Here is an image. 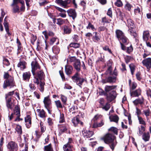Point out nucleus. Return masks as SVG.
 I'll list each match as a JSON object with an SVG mask.
<instances>
[{"label":"nucleus","instance_id":"obj_22","mask_svg":"<svg viewBox=\"0 0 151 151\" xmlns=\"http://www.w3.org/2000/svg\"><path fill=\"white\" fill-rule=\"evenodd\" d=\"M73 65L75 68L77 72H80L81 70V63L79 60H77L74 63Z\"/></svg>","mask_w":151,"mask_h":151},{"label":"nucleus","instance_id":"obj_50","mask_svg":"<svg viewBox=\"0 0 151 151\" xmlns=\"http://www.w3.org/2000/svg\"><path fill=\"white\" fill-rule=\"evenodd\" d=\"M60 98L63 104H65L67 101V97L62 94H61Z\"/></svg>","mask_w":151,"mask_h":151},{"label":"nucleus","instance_id":"obj_17","mask_svg":"<svg viewBox=\"0 0 151 151\" xmlns=\"http://www.w3.org/2000/svg\"><path fill=\"white\" fill-rule=\"evenodd\" d=\"M31 76V74L30 72L28 71L25 72L23 73L22 79L23 80L29 81Z\"/></svg>","mask_w":151,"mask_h":151},{"label":"nucleus","instance_id":"obj_49","mask_svg":"<svg viewBox=\"0 0 151 151\" xmlns=\"http://www.w3.org/2000/svg\"><path fill=\"white\" fill-rule=\"evenodd\" d=\"M129 67L130 69L131 74L133 75L135 70V66L133 64H131L129 65Z\"/></svg>","mask_w":151,"mask_h":151},{"label":"nucleus","instance_id":"obj_32","mask_svg":"<svg viewBox=\"0 0 151 151\" xmlns=\"http://www.w3.org/2000/svg\"><path fill=\"white\" fill-rule=\"evenodd\" d=\"M83 134L84 136L86 138L90 137L93 134V132L92 131H86L83 133Z\"/></svg>","mask_w":151,"mask_h":151},{"label":"nucleus","instance_id":"obj_61","mask_svg":"<svg viewBox=\"0 0 151 151\" xmlns=\"http://www.w3.org/2000/svg\"><path fill=\"white\" fill-rule=\"evenodd\" d=\"M136 111L135 113L137 116V117H138V116H140V115L141 114V110L137 107H136Z\"/></svg>","mask_w":151,"mask_h":151},{"label":"nucleus","instance_id":"obj_31","mask_svg":"<svg viewBox=\"0 0 151 151\" xmlns=\"http://www.w3.org/2000/svg\"><path fill=\"white\" fill-rule=\"evenodd\" d=\"M26 63L24 61L20 62L17 65V67L21 70H23L26 68Z\"/></svg>","mask_w":151,"mask_h":151},{"label":"nucleus","instance_id":"obj_10","mask_svg":"<svg viewBox=\"0 0 151 151\" xmlns=\"http://www.w3.org/2000/svg\"><path fill=\"white\" fill-rule=\"evenodd\" d=\"M32 72V74L40 69V67L38 63L35 61H33L31 63Z\"/></svg>","mask_w":151,"mask_h":151},{"label":"nucleus","instance_id":"obj_58","mask_svg":"<svg viewBox=\"0 0 151 151\" xmlns=\"http://www.w3.org/2000/svg\"><path fill=\"white\" fill-rule=\"evenodd\" d=\"M104 124V123L102 121L101 123L99 124L94 123L93 125V128H96L98 127H100L102 126Z\"/></svg>","mask_w":151,"mask_h":151},{"label":"nucleus","instance_id":"obj_4","mask_svg":"<svg viewBox=\"0 0 151 151\" xmlns=\"http://www.w3.org/2000/svg\"><path fill=\"white\" fill-rule=\"evenodd\" d=\"M33 76V81L34 83L38 85L39 84V80L42 81L45 77V74L42 70H40L32 74Z\"/></svg>","mask_w":151,"mask_h":151},{"label":"nucleus","instance_id":"obj_60","mask_svg":"<svg viewBox=\"0 0 151 151\" xmlns=\"http://www.w3.org/2000/svg\"><path fill=\"white\" fill-rule=\"evenodd\" d=\"M109 130L112 131L116 134H117V129L116 127H112L109 129Z\"/></svg>","mask_w":151,"mask_h":151},{"label":"nucleus","instance_id":"obj_14","mask_svg":"<svg viewBox=\"0 0 151 151\" xmlns=\"http://www.w3.org/2000/svg\"><path fill=\"white\" fill-rule=\"evenodd\" d=\"M6 106L8 109H12L14 106V101L12 99H6Z\"/></svg>","mask_w":151,"mask_h":151},{"label":"nucleus","instance_id":"obj_18","mask_svg":"<svg viewBox=\"0 0 151 151\" xmlns=\"http://www.w3.org/2000/svg\"><path fill=\"white\" fill-rule=\"evenodd\" d=\"M72 121L74 126L75 127L78 124H80L82 125L83 124V122L80 120L78 116L74 117L72 119Z\"/></svg>","mask_w":151,"mask_h":151},{"label":"nucleus","instance_id":"obj_8","mask_svg":"<svg viewBox=\"0 0 151 151\" xmlns=\"http://www.w3.org/2000/svg\"><path fill=\"white\" fill-rule=\"evenodd\" d=\"M43 102L45 108L47 109L49 113L51 114L50 109L51 108V101L50 98L49 96H48L44 98Z\"/></svg>","mask_w":151,"mask_h":151},{"label":"nucleus","instance_id":"obj_57","mask_svg":"<svg viewBox=\"0 0 151 151\" xmlns=\"http://www.w3.org/2000/svg\"><path fill=\"white\" fill-rule=\"evenodd\" d=\"M86 28L87 29H91L93 31H94V29H95V28L93 25L90 22H88V25L86 27Z\"/></svg>","mask_w":151,"mask_h":151},{"label":"nucleus","instance_id":"obj_42","mask_svg":"<svg viewBox=\"0 0 151 151\" xmlns=\"http://www.w3.org/2000/svg\"><path fill=\"white\" fill-rule=\"evenodd\" d=\"M110 118L111 121H113L117 123L119 120V117L117 115H115L110 117Z\"/></svg>","mask_w":151,"mask_h":151},{"label":"nucleus","instance_id":"obj_40","mask_svg":"<svg viewBox=\"0 0 151 151\" xmlns=\"http://www.w3.org/2000/svg\"><path fill=\"white\" fill-rule=\"evenodd\" d=\"M52 50L54 53L58 54L60 51V49L59 47L57 46H54L52 48Z\"/></svg>","mask_w":151,"mask_h":151},{"label":"nucleus","instance_id":"obj_3","mask_svg":"<svg viewBox=\"0 0 151 151\" xmlns=\"http://www.w3.org/2000/svg\"><path fill=\"white\" fill-rule=\"evenodd\" d=\"M114 139L115 137L111 134H107L104 138V140L105 143H111L109 146L112 151L114 150L116 144V142H114Z\"/></svg>","mask_w":151,"mask_h":151},{"label":"nucleus","instance_id":"obj_39","mask_svg":"<svg viewBox=\"0 0 151 151\" xmlns=\"http://www.w3.org/2000/svg\"><path fill=\"white\" fill-rule=\"evenodd\" d=\"M120 40H121L122 43L124 44L125 45H127L129 43V40L124 35L123 37L121 38Z\"/></svg>","mask_w":151,"mask_h":151},{"label":"nucleus","instance_id":"obj_24","mask_svg":"<svg viewBox=\"0 0 151 151\" xmlns=\"http://www.w3.org/2000/svg\"><path fill=\"white\" fill-rule=\"evenodd\" d=\"M116 36L119 41H120V40L124 36V33L120 30H116Z\"/></svg>","mask_w":151,"mask_h":151},{"label":"nucleus","instance_id":"obj_19","mask_svg":"<svg viewBox=\"0 0 151 151\" xmlns=\"http://www.w3.org/2000/svg\"><path fill=\"white\" fill-rule=\"evenodd\" d=\"M65 71L67 75H70L72 74L73 71V67L70 65H67L65 67Z\"/></svg>","mask_w":151,"mask_h":151},{"label":"nucleus","instance_id":"obj_34","mask_svg":"<svg viewBox=\"0 0 151 151\" xmlns=\"http://www.w3.org/2000/svg\"><path fill=\"white\" fill-rule=\"evenodd\" d=\"M42 33L44 35L46 39H48V35L52 36L54 35V33L51 31H49L47 32L46 31H45L42 32Z\"/></svg>","mask_w":151,"mask_h":151},{"label":"nucleus","instance_id":"obj_20","mask_svg":"<svg viewBox=\"0 0 151 151\" xmlns=\"http://www.w3.org/2000/svg\"><path fill=\"white\" fill-rule=\"evenodd\" d=\"M25 122L27 127L29 128L31 124V117L29 115H27L25 118Z\"/></svg>","mask_w":151,"mask_h":151},{"label":"nucleus","instance_id":"obj_43","mask_svg":"<svg viewBox=\"0 0 151 151\" xmlns=\"http://www.w3.org/2000/svg\"><path fill=\"white\" fill-rule=\"evenodd\" d=\"M59 128L60 132L62 133L65 132L67 129L66 125H60L59 126Z\"/></svg>","mask_w":151,"mask_h":151},{"label":"nucleus","instance_id":"obj_38","mask_svg":"<svg viewBox=\"0 0 151 151\" xmlns=\"http://www.w3.org/2000/svg\"><path fill=\"white\" fill-rule=\"evenodd\" d=\"M94 35L92 37L93 41L94 42H97L100 40V38L99 37L98 33L97 32H93Z\"/></svg>","mask_w":151,"mask_h":151},{"label":"nucleus","instance_id":"obj_7","mask_svg":"<svg viewBox=\"0 0 151 151\" xmlns=\"http://www.w3.org/2000/svg\"><path fill=\"white\" fill-rule=\"evenodd\" d=\"M20 116V110L19 107L16 106L15 107L14 110V113H12L11 115L9 116V119L11 120L13 118H15L14 121L16 122L18 119V117Z\"/></svg>","mask_w":151,"mask_h":151},{"label":"nucleus","instance_id":"obj_59","mask_svg":"<svg viewBox=\"0 0 151 151\" xmlns=\"http://www.w3.org/2000/svg\"><path fill=\"white\" fill-rule=\"evenodd\" d=\"M110 108V104L108 103H107L105 106H103L102 109L107 111Z\"/></svg>","mask_w":151,"mask_h":151},{"label":"nucleus","instance_id":"obj_13","mask_svg":"<svg viewBox=\"0 0 151 151\" xmlns=\"http://www.w3.org/2000/svg\"><path fill=\"white\" fill-rule=\"evenodd\" d=\"M116 91H112L107 96V100L109 102H111L116 97Z\"/></svg>","mask_w":151,"mask_h":151},{"label":"nucleus","instance_id":"obj_41","mask_svg":"<svg viewBox=\"0 0 151 151\" xmlns=\"http://www.w3.org/2000/svg\"><path fill=\"white\" fill-rule=\"evenodd\" d=\"M14 93V91H12L9 92L8 93L5 94V99H12V96Z\"/></svg>","mask_w":151,"mask_h":151},{"label":"nucleus","instance_id":"obj_47","mask_svg":"<svg viewBox=\"0 0 151 151\" xmlns=\"http://www.w3.org/2000/svg\"><path fill=\"white\" fill-rule=\"evenodd\" d=\"M16 130L18 134L19 135H21L22 133L21 127L19 125H17L16 128Z\"/></svg>","mask_w":151,"mask_h":151},{"label":"nucleus","instance_id":"obj_1","mask_svg":"<svg viewBox=\"0 0 151 151\" xmlns=\"http://www.w3.org/2000/svg\"><path fill=\"white\" fill-rule=\"evenodd\" d=\"M12 12L14 13H19L20 11L23 12L25 10L24 2V0H13L11 4Z\"/></svg>","mask_w":151,"mask_h":151},{"label":"nucleus","instance_id":"obj_48","mask_svg":"<svg viewBox=\"0 0 151 151\" xmlns=\"http://www.w3.org/2000/svg\"><path fill=\"white\" fill-rule=\"evenodd\" d=\"M137 118L139 124L143 125H146V123L142 117L140 116H138Z\"/></svg>","mask_w":151,"mask_h":151},{"label":"nucleus","instance_id":"obj_37","mask_svg":"<svg viewBox=\"0 0 151 151\" xmlns=\"http://www.w3.org/2000/svg\"><path fill=\"white\" fill-rule=\"evenodd\" d=\"M64 33L65 34H69L71 32V29L69 27L67 26L63 27Z\"/></svg>","mask_w":151,"mask_h":151},{"label":"nucleus","instance_id":"obj_23","mask_svg":"<svg viewBox=\"0 0 151 151\" xmlns=\"http://www.w3.org/2000/svg\"><path fill=\"white\" fill-rule=\"evenodd\" d=\"M150 138V134L149 132H144L142 135V139L145 142L149 141Z\"/></svg>","mask_w":151,"mask_h":151},{"label":"nucleus","instance_id":"obj_56","mask_svg":"<svg viewBox=\"0 0 151 151\" xmlns=\"http://www.w3.org/2000/svg\"><path fill=\"white\" fill-rule=\"evenodd\" d=\"M57 21V24L59 25H62L65 23L64 20L61 18L58 19Z\"/></svg>","mask_w":151,"mask_h":151},{"label":"nucleus","instance_id":"obj_35","mask_svg":"<svg viewBox=\"0 0 151 151\" xmlns=\"http://www.w3.org/2000/svg\"><path fill=\"white\" fill-rule=\"evenodd\" d=\"M72 147L71 145L66 144L63 146V149L64 151H71L72 150Z\"/></svg>","mask_w":151,"mask_h":151},{"label":"nucleus","instance_id":"obj_44","mask_svg":"<svg viewBox=\"0 0 151 151\" xmlns=\"http://www.w3.org/2000/svg\"><path fill=\"white\" fill-rule=\"evenodd\" d=\"M44 151H53L51 145L50 144L48 145L45 146L44 147Z\"/></svg>","mask_w":151,"mask_h":151},{"label":"nucleus","instance_id":"obj_9","mask_svg":"<svg viewBox=\"0 0 151 151\" xmlns=\"http://www.w3.org/2000/svg\"><path fill=\"white\" fill-rule=\"evenodd\" d=\"M143 66L146 67L147 71H149L151 68V58L145 59L142 61Z\"/></svg>","mask_w":151,"mask_h":151},{"label":"nucleus","instance_id":"obj_15","mask_svg":"<svg viewBox=\"0 0 151 151\" xmlns=\"http://www.w3.org/2000/svg\"><path fill=\"white\" fill-rule=\"evenodd\" d=\"M68 16L72 17L73 19H74L77 17V13L75 9H70L67 11Z\"/></svg>","mask_w":151,"mask_h":151},{"label":"nucleus","instance_id":"obj_26","mask_svg":"<svg viewBox=\"0 0 151 151\" xmlns=\"http://www.w3.org/2000/svg\"><path fill=\"white\" fill-rule=\"evenodd\" d=\"M143 112L146 116V118L147 122H149L150 120L148 117L150 115V114H151V112H150V110L149 109H147L144 110L143 111Z\"/></svg>","mask_w":151,"mask_h":151},{"label":"nucleus","instance_id":"obj_21","mask_svg":"<svg viewBox=\"0 0 151 151\" xmlns=\"http://www.w3.org/2000/svg\"><path fill=\"white\" fill-rule=\"evenodd\" d=\"M141 90L140 88L131 92V96L134 97H138L141 94Z\"/></svg>","mask_w":151,"mask_h":151},{"label":"nucleus","instance_id":"obj_5","mask_svg":"<svg viewBox=\"0 0 151 151\" xmlns=\"http://www.w3.org/2000/svg\"><path fill=\"white\" fill-rule=\"evenodd\" d=\"M127 25L129 28L128 31L132 35L135 37L137 34L133 30V29L135 28L134 22L131 19H128L127 20Z\"/></svg>","mask_w":151,"mask_h":151},{"label":"nucleus","instance_id":"obj_54","mask_svg":"<svg viewBox=\"0 0 151 151\" xmlns=\"http://www.w3.org/2000/svg\"><path fill=\"white\" fill-rule=\"evenodd\" d=\"M65 119L64 117V115L62 113H60V117L59 119V122L60 123H62L64 122Z\"/></svg>","mask_w":151,"mask_h":151},{"label":"nucleus","instance_id":"obj_29","mask_svg":"<svg viewBox=\"0 0 151 151\" xmlns=\"http://www.w3.org/2000/svg\"><path fill=\"white\" fill-rule=\"evenodd\" d=\"M144 98L143 97H142L141 99H137L134 101L133 103L135 105H137L138 104H142L144 102Z\"/></svg>","mask_w":151,"mask_h":151},{"label":"nucleus","instance_id":"obj_36","mask_svg":"<svg viewBox=\"0 0 151 151\" xmlns=\"http://www.w3.org/2000/svg\"><path fill=\"white\" fill-rule=\"evenodd\" d=\"M37 111L39 112V115L40 117L45 118L46 117L45 112L43 109L40 110L39 109H37Z\"/></svg>","mask_w":151,"mask_h":151},{"label":"nucleus","instance_id":"obj_51","mask_svg":"<svg viewBox=\"0 0 151 151\" xmlns=\"http://www.w3.org/2000/svg\"><path fill=\"white\" fill-rule=\"evenodd\" d=\"M78 60L76 59V58L74 57H70L67 59V60L68 62H75L76 60Z\"/></svg>","mask_w":151,"mask_h":151},{"label":"nucleus","instance_id":"obj_63","mask_svg":"<svg viewBox=\"0 0 151 151\" xmlns=\"http://www.w3.org/2000/svg\"><path fill=\"white\" fill-rule=\"evenodd\" d=\"M133 50V48L132 45H131L129 47L127 48V52L128 53H130Z\"/></svg>","mask_w":151,"mask_h":151},{"label":"nucleus","instance_id":"obj_28","mask_svg":"<svg viewBox=\"0 0 151 151\" xmlns=\"http://www.w3.org/2000/svg\"><path fill=\"white\" fill-rule=\"evenodd\" d=\"M45 85V83L44 81H41L40 82L39 81V84L38 85V86L37 87L40 91L41 92H43L44 91Z\"/></svg>","mask_w":151,"mask_h":151},{"label":"nucleus","instance_id":"obj_45","mask_svg":"<svg viewBox=\"0 0 151 151\" xmlns=\"http://www.w3.org/2000/svg\"><path fill=\"white\" fill-rule=\"evenodd\" d=\"M133 6L128 2H127L125 6V9L128 11H130Z\"/></svg>","mask_w":151,"mask_h":151},{"label":"nucleus","instance_id":"obj_12","mask_svg":"<svg viewBox=\"0 0 151 151\" xmlns=\"http://www.w3.org/2000/svg\"><path fill=\"white\" fill-rule=\"evenodd\" d=\"M8 148L10 151H17L18 149L17 144L13 141L10 142L9 143Z\"/></svg>","mask_w":151,"mask_h":151},{"label":"nucleus","instance_id":"obj_64","mask_svg":"<svg viewBox=\"0 0 151 151\" xmlns=\"http://www.w3.org/2000/svg\"><path fill=\"white\" fill-rule=\"evenodd\" d=\"M4 25L5 29H9L8 23L5 20V19L4 20Z\"/></svg>","mask_w":151,"mask_h":151},{"label":"nucleus","instance_id":"obj_55","mask_svg":"<svg viewBox=\"0 0 151 151\" xmlns=\"http://www.w3.org/2000/svg\"><path fill=\"white\" fill-rule=\"evenodd\" d=\"M115 5L118 7H121L123 6V3L120 0H116L114 3Z\"/></svg>","mask_w":151,"mask_h":151},{"label":"nucleus","instance_id":"obj_53","mask_svg":"<svg viewBox=\"0 0 151 151\" xmlns=\"http://www.w3.org/2000/svg\"><path fill=\"white\" fill-rule=\"evenodd\" d=\"M69 46L75 48H77L80 47V45L78 43H72L70 44Z\"/></svg>","mask_w":151,"mask_h":151},{"label":"nucleus","instance_id":"obj_6","mask_svg":"<svg viewBox=\"0 0 151 151\" xmlns=\"http://www.w3.org/2000/svg\"><path fill=\"white\" fill-rule=\"evenodd\" d=\"M73 81L76 83V84L81 88V86L85 80L84 78H81L79 76V73L78 72L76 73L72 77Z\"/></svg>","mask_w":151,"mask_h":151},{"label":"nucleus","instance_id":"obj_2","mask_svg":"<svg viewBox=\"0 0 151 151\" xmlns=\"http://www.w3.org/2000/svg\"><path fill=\"white\" fill-rule=\"evenodd\" d=\"M3 77L5 79L3 85L4 89L8 87L11 88L15 86V83L13 76L9 75L7 72H4Z\"/></svg>","mask_w":151,"mask_h":151},{"label":"nucleus","instance_id":"obj_62","mask_svg":"<svg viewBox=\"0 0 151 151\" xmlns=\"http://www.w3.org/2000/svg\"><path fill=\"white\" fill-rule=\"evenodd\" d=\"M140 10L139 7H137L134 10V13L135 15H139L140 14Z\"/></svg>","mask_w":151,"mask_h":151},{"label":"nucleus","instance_id":"obj_25","mask_svg":"<svg viewBox=\"0 0 151 151\" xmlns=\"http://www.w3.org/2000/svg\"><path fill=\"white\" fill-rule=\"evenodd\" d=\"M116 86H108L106 85L105 86L104 90L106 93L109 92L110 91L114 89L116 87Z\"/></svg>","mask_w":151,"mask_h":151},{"label":"nucleus","instance_id":"obj_16","mask_svg":"<svg viewBox=\"0 0 151 151\" xmlns=\"http://www.w3.org/2000/svg\"><path fill=\"white\" fill-rule=\"evenodd\" d=\"M56 1L57 4L64 7H66L70 2V0H66L65 1L62 0H56Z\"/></svg>","mask_w":151,"mask_h":151},{"label":"nucleus","instance_id":"obj_33","mask_svg":"<svg viewBox=\"0 0 151 151\" xmlns=\"http://www.w3.org/2000/svg\"><path fill=\"white\" fill-rule=\"evenodd\" d=\"M129 83L130 87L132 90H134L136 88L137 85L136 83L134 82H132L131 79L129 80Z\"/></svg>","mask_w":151,"mask_h":151},{"label":"nucleus","instance_id":"obj_27","mask_svg":"<svg viewBox=\"0 0 151 151\" xmlns=\"http://www.w3.org/2000/svg\"><path fill=\"white\" fill-rule=\"evenodd\" d=\"M145 127L143 125H141L140 127H138L137 134L139 136H141L144 133L143 132H145Z\"/></svg>","mask_w":151,"mask_h":151},{"label":"nucleus","instance_id":"obj_30","mask_svg":"<svg viewBox=\"0 0 151 151\" xmlns=\"http://www.w3.org/2000/svg\"><path fill=\"white\" fill-rule=\"evenodd\" d=\"M150 33L148 31H144L143 33V39L144 41L147 42L149 39Z\"/></svg>","mask_w":151,"mask_h":151},{"label":"nucleus","instance_id":"obj_11","mask_svg":"<svg viewBox=\"0 0 151 151\" xmlns=\"http://www.w3.org/2000/svg\"><path fill=\"white\" fill-rule=\"evenodd\" d=\"M110 76L103 80L104 83H115L116 81V76Z\"/></svg>","mask_w":151,"mask_h":151},{"label":"nucleus","instance_id":"obj_46","mask_svg":"<svg viewBox=\"0 0 151 151\" xmlns=\"http://www.w3.org/2000/svg\"><path fill=\"white\" fill-rule=\"evenodd\" d=\"M55 103L57 108H63L62 104L59 100L55 101Z\"/></svg>","mask_w":151,"mask_h":151},{"label":"nucleus","instance_id":"obj_52","mask_svg":"<svg viewBox=\"0 0 151 151\" xmlns=\"http://www.w3.org/2000/svg\"><path fill=\"white\" fill-rule=\"evenodd\" d=\"M105 73L106 75L109 76H112L113 75V73L112 72V69L111 67H109L108 68Z\"/></svg>","mask_w":151,"mask_h":151}]
</instances>
